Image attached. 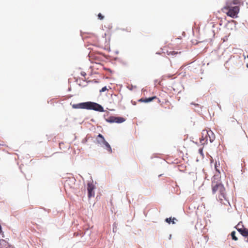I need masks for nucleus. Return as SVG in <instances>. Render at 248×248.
<instances>
[{"mask_svg":"<svg viewBox=\"0 0 248 248\" xmlns=\"http://www.w3.org/2000/svg\"><path fill=\"white\" fill-rule=\"evenodd\" d=\"M80 74L83 77H85L86 76V73L85 72H81Z\"/></svg>","mask_w":248,"mask_h":248,"instance_id":"nucleus-20","label":"nucleus"},{"mask_svg":"<svg viewBox=\"0 0 248 248\" xmlns=\"http://www.w3.org/2000/svg\"><path fill=\"white\" fill-rule=\"evenodd\" d=\"M167 53L168 55H175L178 53V52L174 51H167Z\"/></svg>","mask_w":248,"mask_h":248,"instance_id":"nucleus-14","label":"nucleus"},{"mask_svg":"<svg viewBox=\"0 0 248 248\" xmlns=\"http://www.w3.org/2000/svg\"><path fill=\"white\" fill-rule=\"evenodd\" d=\"M175 219V218H173L172 220H171V222L172 223V224H174L175 223V222H174V220Z\"/></svg>","mask_w":248,"mask_h":248,"instance_id":"nucleus-23","label":"nucleus"},{"mask_svg":"<svg viewBox=\"0 0 248 248\" xmlns=\"http://www.w3.org/2000/svg\"><path fill=\"white\" fill-rule=\"evenodd\" d=\"M166 221L168 223H170L171 222V218H167L166 219Z\"/></svg>","mask_w":248,"mask_h":248,"instance_id":"nucleus-18","label":"nucleus"},{"mask_svg":"<svg viewBox=\"0 0 248 248\" xmlns=\"http://www.w3.org/2000/svg\"><path fill=\"white\" fill-rule=\"evenodd\" d=\"M94 186L93 183H88L87 185L88 196L89 198L94 196Z\"/></svg>","mask_w":248,"mask_h":248,"instance_id":"nucleus-6","label":"nucleus"},{"mask_svg":"<svg viewBox=\"0 0 248 248\" xmlns=\"http://www.w3.org/2000/svg\"><path fill=\"white\" fill-rule=\"evenodd\" d=\"M76 234V233H74V235H76V236L78 235V234Z\"/></svg>","mask_w":248,"mask_h":248,"instance_id":"nucleus-25","label":"nucleus"},{"mask_svg":"<svg viewBox=\"0 0 248 248\" xmlns=\"http://www.w3.org/2000/svg\"><path fill=\"white\" fill-rule=\"evenodd\" d=\"M199 151L200 154H202V149H200Z\"/></svg>","mask_w":248,"mask_h":248,"instance_id":"nucleus-22","label":"nucleus"},{"mask_svg":"<svg viewBox=\"0 0 248 248\" xmlns=\"http://www.w3.org/2000/svg\"><path fill=\"white\" fill-rule=\"evenodd\" d=\"M241 222H239L235 228L236 229V227L239 225V228H242V226H244L243 225L241 224Z\"/></svg>","mask_w":248,"mask_h":248,"instance_id":"nucleus-19","label":"nucleus"},{"mask_svg":"<svg viewBox=\"0 0 248 248\" xmlns=\"http://www.w3.org/2000/svg\"><path fill=\"white\" fill-rule=\"evenodd\" d=\"M8 248H15L14 247H13L12 245H9V244L8 245Z\"/></svg>","mask_w":248,"mask_h":248,"instance_id":"nucleus-21","label":"nucleus"},{"mask_svg":"<svg viewBox=\"0 0 248 248\" xmlns=\"http://www.w3.org/2000/svg\"><path fill=\"white\" fill-rule=\"evenodd\" d=\"M105 140H106L103 136L101 134H99L96 138L97 142L99 144H103Z\"/></svg>","mask_w":248,"mask_h":248,"instance_id":"nucleus-9","label":"nucleus"},{"mask_svg":"<svg viewBox=\"0 0 248 248\" xmlns=\"http://www.w3.org/2000/svg\"><path fill=\"white\" fill-rule=\"evenodd\" d=\"M240 11L238 6H233L232 3L227 2L225 5L222 8V11L225 13L228 16L233 18L237 17V15Z\"/></svg>","mask_w":248,"mask_h":248,"instance_id":"nucleus-2","label":"nucleus"},{"mask_svg":"<svg viewBox=\"0 0 248 248\" xmlns=\"http://www.w3.org/2000/svg\"><path fill=\"white\" fill-rule=\"evenodd\" d=\"M125 119L123 117H117L114 116L110 117L107 121L109 123H122L124 122Z\"/></svg>","mask_w":248,"mask_h":248,"instance_id":"nucleus-5","label":"nucleus"},{"mask_svg":"<svg viewBox=\"0 0 248 248\" xmlns=\"http://www.w3.org/2000/svg\"><path fill=\"white\" fill-rule=\"evenodd\" d=\"M231 236H232V239L233 240L237 241L238 240L237 237L235 236V231H232L231 232Z\"/></svg>","mask_w":248,"mask_h":248,"instance_id":"nucleus-13","label":"nucleus"},{"mask_svg":"<svg viewBox=\"0 0 248 248\" xmlns=\"http://www.w3.org/2000/svg\"><path fill=\"white\" fill-rule=\"evenodd\" d=\"M76 181L74 179H69L65 181L64 186L66 187L74 188L76 186Z\"/></svg>","mask_w":248,"mask_h":248,"instance_id":"nucleus-7","label":"nucleus"},{"mask_svg":"<svg viewBox=\"0 0 248 248\" xmlns=\"http://www.w3.org/2000/svg\"><path fill=\"white\" fill-rule=\"evenodd\" d=\"M236 230L239 232L241 234L247 238L246 241L248 243V229L242 226V228H239V225L236 227Z\"/></svg>","mask_w":248,"mask_h":248,"instance_id":"nucleus-4","label":"nucleus"},{"mask_svg":"<svg viewBox=\"0 0 248 248\" xmlns=\"http://www.w3.org/2000/svg\"><path fill=\"white\" fill-rule=\"evenodd\" d=\"M107 90H108L107 87H104L103 88H102L101 89V90H100V92H105V91H106Z\"/></svg>","mask_w":248,"mask_h":248,"instance_id":"nucleus-17","label":"nucleus"},{"mask_svg":"<svg viewBox=\"0 0 248 248\" xmlns=\"http://www.w3.org/2000/svg\"><path fill=\"white\" fill-rule=\"evenodd\" d=\"M232 3V5L234 4H237L240 3V0H233L232 2H231Z\"/></svg>","mask_w":248,"mask_h":248,"instance_id":"nucleus-15","label":"nucleus"},{"mask_svg":"<svg viewBox=\"0 0 248 248\" xmlns=\"http://www.w3.org/2000/svg\"><path fill=\"white\" fill-rule=\"evenodd\" d=\"M207 135L205 137L206 141L209 140L210 142H212L215 140V136L212 131L207 132Z\"/></svg>","mask_w":248,"mask_h":248,"instance_id":"nucleus-8","label":"nucleus"},{"mask_svg":"<svg viewBox=\"0 0 248 248\" xmlns=\"http://www.w3.org/2000/svg\"><path fill=\"white\" fill-rule=\"evenodd\" d=\"M72 106V108L75 109H86L94 110L99 112L104 111L103 107L97 103L92 102H86L73 104Z\"/></svg>","mask_w":248,"mask_h":248,"instance_id":"nucleus-1","label":"nucleus"},{"mask_svg":"<svg viewBox=\"0 0 248 248\" xmlns=\"http://www.w3.org/2000/svg\"><path fill=\"white\" fill-rule=\"evenodd\" d=\"M156 98V96H153L148 98H141L139 100V101L144 103H148Z\"/></svg>","mask_w":248,"mask_h":248,"instance_id":"nucleus-10","label":"nucleus"},{"mask_svg":"<svg viewBox=\"0 0 248 248\" xmlns=\"http://www.w3.org/2000/svg\"><path fill=\"white\" fill-rule=\"evenodd\" d=\"M212 189L213 194L218 193V198L221 202L223 200H226L225 189L223 185L219 182H212Z\"/></svg>","mask_w":248,"mask_h":248,"instance_id":"nucleus-3","label":"nucleus"},{"mask_svg":"<svg viewBox=\"0 0 248 248\" xmlns=\"http://www.w3.org/2000/svg\"><path fill=\"white\" fill-rule=\"evenodd\" d=\"M219 166H220L219 163L218 162V163L217 164V162L216 161V163L215 164V168L216 171H217L219 173H220V170L219 169V168H220Z\"/></svg>","mask_w":248,"mask_h":248,"instance_id":"nucleus-12","label":"nucleus"},{"mask_svg":"<svg viewBox=\"0 0 248 248\" xmlns=\"http://www.w3.org/2000/svg\"><path fill=\"white\" fill-rule=\"evenodd\" d=\"M1 242H5V243L6 242H5V240H1Z\"/></svg>","mask_w":248,"mask_h":248,"instance_id":"nucleus-24","label":"nucleus"},{"mask_svg":"<svg viewBox=\"0 0 248 248\" xmlns=\"http://www.w3.org/2000/svg\"><path fill=\"white\" fill-rule=\"evenodd\" d=\"M98 17L100 20H103L104 18V16L101 13L98 15Z\"/></svg>","mask_w":248,"mask_h":248,"instance_id":"nucleus-16","label":"nucleus"},{"mask_svg":"<svg viewBox=\"0 0 248 248\" xmlns=\"http://www.w3.org/2000/svg\"><path fill=\"white\" fill-rule=\"evenodd\" d=\"M103 144L105 146V149L107 150L108 153L109 154H111L112 153V150L109 143L106 140H105Z\"/></svg>","mask_w":248,"mask_h":248,"instance_id":"nucleus-11","label":"nucleus"},{"mask_svg":"<svg viewBox=\"0 0 248 248\" xmlns=\"http://www.w3.org/2000/svg\"><path fill=\"white\" fill-rule=\"evenodd\" d=\"M247 58H248V55L247 56Z\"/></svg>","mask_w":248,"mask_h":248,"instance_id":"nucleus-26","label":"nucleus"}]
</instances>
